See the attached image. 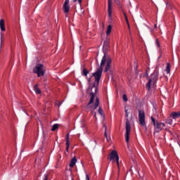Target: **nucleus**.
<instances>
[{"label": "nucleus", "mask_w": 180, "mask_h": 180, "mask_svg": "<svg viewBox=\"0 0 180 180\" xmlns=\"http://www.w3.org/2000/svg\"><path fill=\"white\" fill-rule=\"evenodd\" d=\"M123 15H124L125 20L128 25V27H129V29H130V24H129V19L127 18V15H126V13H124V12L123 13Z\"/></svg>", "instance_id": "20"}, {"label": "nucleus", "mask_w": 180, "mask_h": 180, "mask_svg": "<svg viewBox=\"0 0 180 180\" xmlns=\"http://www.w3.org/2000/svg\"><path fill=\"white\" fill-rule=\"evenodd\" d=\"M109 160L110 161H115L117 163V167H119V155H117V152L116 150H112L110 153Z\"/></svg>", "instance_id": "6"}, {"label": "nucleus", "mask_w": 180, "mask_h": 180, "mask_svg": "<svg viewBox=\"0 0 180 180\" xmlns=\"http://www.w3.org/2000/svg\"><path fill=\"white\" fill-rule=\"evenodd\" d=\"M75 164H77V158H73L70 161L69 167H70V168H73Z\"/></svg>", "instance_id": "13"}, {"label": "nucleus", "mask_w": 180, "mask_h": 180, "mask_svg": "<svg viewBox=\"0 0 180 180\" xmlns=\"http://www.w3.org/2000/svg\"><path fill=\"white\" fill-rule=\"evenodd\" d=\"M55 105H56V106H61V102H60V101H56V102H55Z\"/></svg>", "instance_id": "26"}, {"label": "nucleus", "mask_w": 180, "mask_h": 180, "mask_svg": "<svg viewBox=\"0 0 180 180\" xmlns=\"http://www.w3.org/2000/svg\"><path fill=\"white\" fill-rule=\"evenodd\" d=\"M165 127V124H164V122H158L155 126H154V129L157 133H159V131L164 130Z\"/></svg>", "instance_id": "7"}, {"label": "nucleus", "mask_w": 180, "mask_h": 180, "mask_svg": "<svg viewBox=\"0 0 180 180\" xmlns=\"http://www.w3.org/2000/svg\"><path fill=\"white\" fill-rule=\"evenodd\" d=\"M98 113L101 115V116H103V110L101 107L98 108Z\"/></svg>", "instance_id": "24"}, {"label": "nucleus", "mask_w": 180, "mask_h": 180, "mask_svg": "<svg viewBox=\"0 0 180 180\" xmlns=\"http://www.w3.org/2000/svg\"><path fill=\"white\" fill-rule=\"evenodd\" d=\"M125 115L127 117H129V112H127V110H125Z\"/></svg>", "instance_id": "29"}, {"label": "nucleus", "mask_w": 180, "mask_h": 180, "mask_svg": "<svg viewBox=\"0 0 180 180\" xmlns=\"http://www.w3.org/2000/svg\"><path fill=\"white\" fill-rule=\"evenodd\" d=\"M105 64L106 65L104 70V72H108V71L110 70L112 58H110L109 55L104 53L99 68H98L97 70L92 74L91 77L88 79L89 84H91V79H92L93 77H94L95 81L92 84L91 92L90 94V101L86 105L87 109H89V105H92L95 101V94L98 92V86H99V82L101 81V78H102V72H103V67H105Z\"/></svg>", "instance_id": "1"}, {"label": "nucleus", "mask_w": 180, "mask_h": 180, "mask_svg": "<svg viewBox=\"0 0 180 180\" xmlns=\"http://www.w3.org/2000/svg\"><path fill=\"white\" fill-rule=\"evenodd\" d=\"M122 98H123V101H124V102H127V96L126 94H124Z\"/></svg>", "instance_id": "25"}, {"label": "nucleus", "mask_w": 180, "mask_h": 180, "mask_svg": "<svg viewBox=\"0 0 180 180\" xmlns=\"http://www.w3.org/2000/svg\"><path fill=\"white\" fill-rule=\"evenodd\" d=\"M77 1H78V0H73V2L75 3V2H77Z\"/></svg>", "instance_id": "33"}, {"label": "nucleus", "mask_w": 180, "mask_h": 180, "mask_svg": "<svg viewBox=\"0 0 180 180\" xmlns=\"http://www.w3.org/2000/svg\"><path fill=\"white\" fill-rule=\"evenodd\" d=\"M156 44L158 46V47H160V41H158V39H156Z\"/></svg>", "instance_id": "27"}, {"label": "nucleus", "mask_w": 180, "mask_h": 180, "mask_svg": "<svg viewBox=\"0 0 180 180\" xmlns=\"http://www.w3.org/2000/svg\"><path fill=\"white\" fill-rule=\"evenodd\" d=\"M59 126L60 125L58 124H54L52 127L51 131H56V130H57V129H58Z\"/></svg>", "instance_id": "19"}, {"label": "nucleus", "mask_w": 180, "mask_h": 180, "mask_svg": "<svg viewBox=\"0 0 180 180\" xmlns=\"http://www.w3.org/2000/svg\"><path fill=\"white\" fill-rule=\"evenodd\" d=\"M0 29L1 32H5L6 28L5 27V20L4 19L0 20Z\"/></svg>", "instance_id": "11"}, {"label": "nucleus", "mask_w": 180, "mask_h": 180, "mask_svg": "<svg viewBox=\"0 0 180 180\" xmlns=\"http://www.w3.org/2000/svg\"><path fill=\"white\" fill-rule=\"evenodd\" d=\"M166 72H167V74H169V72H171V65L169 63L167 64Z\"/></svg>", "instance_id": "17"}, {"label": "nucleus", "mask_w": 180, "mask_h": 180, "mask_svg": "<svg viewBox=\"0 0 180 180\" xmlns=\"http://www.w3.org/2000/svg\"><path fill=\"white\" fill-rule=\"evenodd\" d=\"M131 131V125L130 124V121L129 118L126 119V133H125V141L129 143L130 140V133Z\"/></svg>", "instance_id": "4"}, {"label": "nucleus", "mask_w": 180, "mask_h": 180, "mask_svg": "<svg viewBox=\"0 0 180 180\" xmlns=\"http://www.w3.org/2000/svg\"><path fill=\"white\" fill-rule=\"evenodd\" d=\"M159 75L160 74L158 72V69H155L153 73L151 75V77L146 84V88L148 91H150V89H151V85H154L157 82V81H158Z\"/></svg>", "instance_id": "2"}, {"label": "nucleus", "mask_w": 180, "mask_h": 180, "mask_svg": "<svg viewBox=\"0 0 180 180\" xmlns=\"http://www.w3.org/2000/svg\"><path fill=\"white\" fill-rule=\"evenodd\" d=\"M103 127H105V132H104V136L105 139L108 140V134L106 133V130H108V127H106V124H103Z\"/></svg>", "instance_id": "22"}, {"label": "nucleus", "mask_w": 180, "mask_h": 180, "mask_svg": "<svg viewBox=\"0 0 180 180\" xmlns=\"http://www.w3.org/2000/svg\"><path fill=\"white\" fill-rule=\"evenodd\" d=\"M65 142H66V151L68 153L70 150V134H68L66 135Z\"/></svg>", "instance_id": "10"}, {"label": "nucleus", "mask_w": 180, "mask_h": 180, "mask_svg": "<svg viewBox=\"0 0 180 180\" xmlns=\"http://www.w3.org/2000/svg\"><path fill=\"white\" fill-rule=\"evenodd\" d=\"M89 74V70H86V68H84L82 71V75L83 77H87Z\"/></svg>", "instance_id": "15"}, {"label": "nucleus", "mask_w": 180, "mask_h": 180, "mask_svg": "<svg viewBox=\"0 0 180 180\" xmlns=\"http://www.w3.org/2000/svg\"><path fill=\"white\" fill-rule=\"evenodd\" d=\"M108 12L109 18H112V0L108 1Z\"/></svg>", "instance_id": "9"}, {"label": "nucleus", "mask_w": 180, "mask_h": 180, "mask_svg": "<svg viewBox=\"0 0 180 180\" xmlns=\"http://www.w3.org/2000/svg\"><path fill=\"white\" fill-rule=\"evenodd\" d=\"M112 32V25H109L107 28L106 34L107 36H109Z\"/></svg>", "instance_id": "16"}, {"label": "nucleus", "mask_w": 180, "mask_h": 180, "mask_svg": "<svg viewBox=\"0 0 180 180\" xmlns=\"http://www.w3.org/2000/svg\"><path fill=\"white\" fill-rule=\"evenodd\" d=\"M34 91L35 94H37L38 95L41 94V91L40 90V89H39V84H37L34 86Z\"/></svg>", "instance_id": "12"}, {"label": "nucleus", "mask_w": 180, "mask_h": 180, "mask_svg": "<svg viewBox=\"0 0 180 180\" xmlns=\"http://www.w3.org/2000/svg\"><path fill=\"white\" fill-rule=\"evenodd\" d=\"M86 180H89V176L88 174L86 175Z\"/></svg>", "instance_id": "30"}, {"label": "nucleus", "mask_w": 180, "mask_h": 180, "mask_svg": "<svg viewBox=\"0 0 180 180\" xmlns=\"http://www.w3.org/2000/svg\"><path fill=\"white\" fill-rule=\"evenodd\" d=\"M150 119L152 120V123H153V126H155L158 121V120H155V118H154V117H150Z\"/></svg>", "instance_id": "21"}, {"label": "nucleus", "mask_w": 180, "mask_h": 180, "mask_svg": "<svg viewBox=\"0 0 180 180\" xmlns=\"http://www.w3.org/2000/svg\"><path fill=\"white\" fill-rule=\"evenodd\" d=\"M68 4H70V0H65V3L63 4L65 13H68L70 12V6H68Z\"/></svg>", "instance_id": "8"}, {"label": "nucleus", "mask_w": 180, "mask_h": 180, "mask_svg": "<svg viewBox=\"0 0 180 180\" xmlns=\"http://www.w3.org/2000/svg\"><path fill=\"white\" fill-rule=\"evenodd\" d=\"M165 123H167V124H172V119L171 118H167L165 121Z\"/></svg>", "instance_id": "23"}, {"label": "nucleus", "mask_w": 180, "mask_h": 180, "mask_svg": "<svg viewBox=\"0 0 180 180\" xmlns=\"http://www.w3.org/2000/svg\"><path fill=\"white\" fill-rule=\"evenodd\" d=\"M110 39L109 37H106L105 39V41H104V43H103V47L105 48V49H108L109 47V43H110Z\"/></svg>", "instance_id": "14"}, {"label": "nucleus", "mask_w": 180, "mask_h": 180, "mask_svg": "<svg viewBox=\"0 0 180 180\" xmlns=\"http://www.w3.org/2000/svg\"><path fill=\"white\" fill-rule=\"evenodd\" d=\"M44 180H49V176L47 174L44 175Z\"/></svg>", "instance_id": "28"}, {"label": "nucleus", "mask_w": 180, "mask_h": 180, "mask_svg": "<svg viewBox=\"0 0 180 180\" xmlns=\"http://www.w3.org/2000/svg\"><path fill=\"white\" fill-rule=\"evenodd\" d=\"M33 72L34 74H37V77H43L44 75V65L43 64H37L36 67L34 68Z\"/></svg>", "instance_id": "3"}, {"label": "nucleus", "mask_w": 180, "mask_h": 180, "mask_svg": "<svg viewBox=\"0 0 180 180\" xmlns=\"http://www.w3.org/2000/svg\"><path fill=\"white\" fill-rule=\"evenodd\" d=\"M139 120L141 125L146 126V113L143 110L139 111Z\"/></svg>", "instance_id": "5"}, {"label": "nucleus", "mask_w": 180, "mask_h": 180, "mask_svg": "<svg viewBox=\"0 0 180 180\" xmlns=\"http://www.w3.org/2000/svg\"><path fill=\"white\" fill-rule=\"evenodd\" d=\"M146 75H147V77H148V73L146 72Z\"/></svg>", "instance_id": "34"}, {"label": "nucleus", "mask_w": 180, "mask_h": 180, "mask_svg": "<svg viewBox=\"0 0 180 180\" xmlns=\"http://www.w3.org/2000/svg\"><path fill=\"white\" fill-rule=\"evenodd\" d=\"M154 27L155 29H157V24H155Z\"/></svg>", "instance_id": "32"}, {"label": "nucleus", "mask_w": 180, "mask_h": 180, "mask_svg": "<svg viewBox=\"0 0 180 180\" xmlns=\"http://www.w3.org/2000/svg\"><path fill=\"white\" fill-rule=\"evenodd\" d=\"M82 2V0H78V3L79 4V5H81Z\"/></svg>", "instance_id": "31"}, {"label": "nucleus", "mask_w": 180, "mask_h": 180, "mask_svg": "<svg viewBox=\"0 0 180 180\" xmlns=\"http://www.w3.org/2000/svg\"><path fill=\"white\" fill-rule=\"evenodd\" d=\"M99 106V98H96V103L94 104V109H96Z\"/></svg>", "instance_id": "18"}]
</instances>
